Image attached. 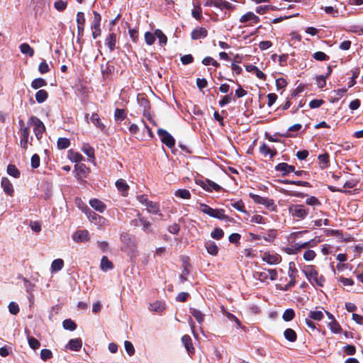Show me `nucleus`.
I'll return each instance as SVG.
<instances>
[{"mask_svg": "<svg viewBox=\"0 0 363 363\" xmlns=\"http://www.w3.org/2000/svg\"><path fill=\"white\" fill-rule=\"evenodd\" d=\"M121 250L126 252L130 259L133 261L138 254L135 240L128 233H123L121 235Z\"/></svg>", "mask_w": 363, "mask_h": 363, "instance_id": "1", "label": "nucleus"}, {"mask_svg": "<svg viewBox=\"0 0 363 363\" xmlns=\"http://www.w3.org/2000/svg\"><path fill=\"white\" fill-rule=\"evenodd\" d=\"M303 272L312 284L317 285L318 286H323L325 279L322 275L318 274V272L315 269L314 266L308 265L305 267L303 269Z\"/></svg>", "mask_w": 363, "mask_h": 363, "instance_id": "2", "label": "nucleus"}, {"mask_svg": "<svg viewBox=\"0 0 363 363\" xmlns=\"http://www.w3.org/2000/svg\"><path fill=\"white\" fill-rule=\"evenodd\" d=\"M28 125L29 126H33L35 136L36 139L40 142L43 133L45 131V127L43 123L38 118L33 116L29 118Z\"/></svg>", "mask_w": 363, "mask_h": 363, "instance_id": "3", "label": "nucleus"}, {"mask_svg": "<svg viewBox=\"0 0 363 363\" xmlns=\"http://www.w3.org/2000/svg\"><path fill=\"white\" fill-rule=\"evenodd\" d=\"M199 209L201 212L212 218H218L220 220L228 218V216L225 215L224 210L221 208L213 209L208 205L201 203H199Z\"/></svg>", "mask_w": 363, "mask_h": 363, "instance_id": "4", "label": "nucleus"}, {"mask_svg": "<svg viewBox=\"0 0 363 363\" xmlns=\"http://www.w3.org/2000/svg\"><path fill=\"white\" fill-rule=\"evenodd\" d=\"M137 216L138 218L131 220V225L134 227H139L141 225L143 226V230L145 233H152L153 232L152 223L143 217L139 212L137 213Z\"/></svg>", "mask_w": 363, "mask_h": 363, "instance_id": "5", "label": "nucleus"}, {"mask_svg": "<svg viewBox=\"0 0 363 363\" xmlns=\"http://www.w3.org/2000/svg\"><path fill=\"white\" fill-rule=\"evenodd\" d=\"M82 211L85 213L91 223H94L99 227L101 228L106 224L107 220L106 218L91 211L87 206H85L84 210L82 209Z\"/></svg>", "mask_w": 363, "mask_h": 363, "instance_id": "6", "label": "nucleus"}, {"mask_svg": "<svg viewBox=\"0 0 363 363\" xmlns=\"http://www.w3.org/2000/svg\"><path fill=\"white\" fill-rule=\"evenodd\" d=\"M289 211L294 218H296L298 219L305 218L308 213V209L306 208L304 206L298 204L291 206Z\"/></svg>", "mask_w": 363, "mask_h": 363, "instance_id": "7", "label": "nucleus"}, {"mask_svg": "<svg viewBox=\"0 0 363 363\" xmlns=\"http://www.w3.org/2000/svg\"><path fill=\"white\" fill-rule=\"evenodd\" d=\"M196 184L207 191H212L213 190L219 191L221 189V186L220 185L208 179H199L196 181Z\"/></svg>", "mask_w": 363, "mask_h": 363, "instance_id": "8", "label": "nucleus"}, {"mask_svg": "<svg viewBox=\"0 0 363 363\" xmlns=\"http://www.w3.org/2000/svg\"><path fill=\"white\" fill-rule=\"evenodd\" d=\"M259 17L255 15L252 11H248L245 13V14L242 15L239 18L240 23H245L247 24V26H252L254 23H259Z\"/></svg>", "mask_w": 363, "mask_h": 363, "instance_id": "9", "label": "nucleus"}, {"mask_svg": "<svg viewBox=\"0 0 363 363\" xmlns=\"http://www.w3.org/2000/svg\"><path fill=\"white\" fill-rule=\"evenodd\" d=\"M157 134L160 136L162 142L167 147L171 148L174 146L175 140L167 130L160 128L157 130Z\"/></svg>", "mask_w": 363, "mask_h": 363, "instance_id": "10", "label": "nucleus"}, {"mask_svg": "<svg viewBox=\"0 0 363 363\" xmlns=\"http://www.w3.org/2000/svg\"><path fill=\"white\" fill-rule=\"evenodd\" d=\"M262 259L269 264H277L281 262V257L277 253L265 252L262 255Z\"/></svg>", "mask_w": 363, "mask_h": 363, "instance_id": "11", "label": "nucleus"}, {"mask_svg": "<svg viewBox=\"0 0 363 363\" xmlns=\"http://www.w3.org/2000/svg\"><path fill=\"white\" fill-rule=\"evenodd\" d=\"M206 5L214 6L220 9H226L228 10H233L235 9V5L223 0H209V1L206 3Z\"/></svg>", "mask_w": 363, "mask_h": 363, "instance_id": "12", "label": "nucleus"}, {"mask_svg": "<svg viewBox=\"0 0 363 363\" xmlns=\"http://www.w3.org/2000/svg\"><path fill=\"white\" fill-rule=\"evenodd\" d=\"M337 4V1L336 0H331L330 5L322 6L321 9L323 10L327 14L333 17H337L339 16Z\"/></svg>", "mask_w": 363, "mask_h": 363, "instance_id": "13", "label": "nucleus"}, {"mask_svg": "<svg viewBox=\"0 0 363 363\" xmlns=\"http://www.w3.org/2000/svg\"><path fill=\"white\" fill-rule=\"evenodd\" d=\"M1 186L6 195H8L9 196H13V194H14L13 186L7 177H3L1 179Z\"/></svg>", "mask_w": 363, "mask_h": 363, "instance_id": "14", "label": "nucleus"}, {"mask_svg": "<svg viewBox=\"0 0 363 363\" xmlns=\"http://www.w3.org/2000/svg\"><path fill=\"white\" fill-rule=\"evenodd\" d=\"M182 342L189 355L191 357L195 353V348L192 343V340L188 335H184L182 337Z\"/></svg>", "mask_w": 363, "mask_h": 363, "instance_id": "15", "label": "nucleus"}, {"mask_svg": "<svg viewBox=\"0 0 363 363\" xmlns=\"http://www.w3.org/2000/svg\"><path fill=\"white\" fill-rule=\"evenodd\" d=\"M18 133L21 136L20 145L22 148L26 150L29 141L30 130L29 128H23V130H19Z\"/></svg>", "mask_w": 363, "mask_h": 363, "instance_id": "16", "label": "nucleus"}, {"mask_svg": "<svg viewBox=\"0 0 363 363\" xmlns=\"http://www.w3.org/2000/svg\"><path fill=\"white\" fill-rule=\"evenodd\" d=\"M72 239L77 242L88 241L89 239V232L86 230H77L73 234Z\"/></svg>", "mask_w": 363, "mask_h": 363, "instance_id": "17", "label": "nucleus"}, {"mask_svg": "<svg viewBox=\"0 0 363 363\" xmlns=\"http://www.w3.org/2000/svg\"><path fill=\"white\" fill-rule=\"evenodd\" d=\"M259 152L264 157L272 158L277 155V150L274 147H272L264 143L259 147Z\"/></svg>", "mask_w": 363, "mask_h": 363, "instance_id": "18", "label": "nucleus"}, {"mask_svg": "<svg viewBox=\"0 0 363 363\" xmlns=\"http://www.w3.org/2000/svg\"><path fill=\"white\" fill-rule=\"evenodd\" d=\"M207 35H208L207 30L203 27H199V28H195L194 30H193V31L191 32V38L193 40L204 38L207 36Z\"/></svg>", "mask_w": 363, "mask_h": 363, "instance_id": "19", "label": "nucleus"}, {"mask_svg": "<svg viewBox=\"0 0 363 363\" xmlns=\"http://www.w3.org/2000/svg\"><path fill=\"white\" fill-rule=\"evenodd\" d=\"M146 210L150 213L156 215L158 214L160 217L162 216V214L160 213V205L157 203L153 201L147 202Z\"/></svg>", "mask_w": 363, "mask_h": 363, "instance_id": "20", "label": "nucleus"}, {"mask_svg": "<svg viewBox=\"0 0 363 363\" xmlns=\"http://www.w3.org/2000/svg\"><path fill=\"white\" fill-rule=\"evenodd\" d=\"M276 170L283 172V174L286 175L290 172H295V167L292 165L288 164L287 163L282 162L276 166Z\"/></svg>", "mask_w": 363, "mask_h": 363, "instance_id": "21", "label": "nucleus"}, {"mask_svg": "<svg viewBox=\"0 0 363 363\" xmlns=\"http://www.w3.org/2000/svg\"><path fill=\"white\" fill-rule=\"evenodd\" d=\"M82 346V340L80 338H75L70 340L66 347L73 351H79Z\"/></svg>", "mask_w": 363, "mask_h": 363, "instance_id": "22", "label": "nucleus"}, {"mask_svg": "<svg viewBox=\"0 0 363 363\" xmlns=\"http://www.w3.org/2000/svg\"><path fill=\"white\" fill-rule=\"evenodd\" d=\"M90 206L96 211L102 213L106 209L105 204L99 199H94L89 201Z\"/></svg>", "mask_w": 363, "mask_h": 363, "instance_id": "23", "label": "nucleus"}, {"mask_svg": "<svg viewBox=\"0 0 363 363\" xmlns=\"http://www.w3.org/2000/svg\"><path fill=\"white\" fill-rule=\"evenodd\" d=\"M82 151L86 155L90 160L94 161L95 158L94 149L90 146L88 143H84L81 148Z\"/></svg>", "mask_w": 363, "mask_h": 363, "instance_id": "24", "label": "nucleus"}, {"mask_svg": "<svg viewBox=\"0 0 363 363\" xmlns=\"http://www.w3.org/2000/svg\"><path fill=\"white\" fill-rule=\"evenodd\" d=\"M205 247L210 255L216 256L218 252V247L217 245L213 241H208L205 244Z\"/></svg>", "mask_w": 363, "mask_h": 363, "instance_id": "25", "label": "nucleus"}, {"mask_svg": "<svg viewBox=\"0 0 363 363\" xmlns=\"http://www.w3.org/2000/svg\"><path fill=\"white\" fill-rule=\"evenodd\" d=\"M116 36L114 33L109 34L105 40L106 45L109 48L110 51H113L115 48Z\"/></svg>", "mask_w": 363, "mask_h": 363, "instance_id": "26", "label": "nucleus"}, {"mask_svg": "<svg viewBox=\"0 0 363 363\" xmlns=\"http://www.w3.org/2000/svg\"><path fill=\"white\" fill-rule=\"evenodd\" d=\"M91 122L101 130H105V125L101 121V119L97 113H94L90 118Z\"/></svg>", "mask_w": 363, "mask_h": 363, "instance_id": "27", "label": "nucleus"}, {"mask_svg": "<svg viewBox=\"0 0 363 363\" xmlns=\"http://www.w3.org/2000/svg\"><path fill=\"white\" fill-rule=\"evenodd\" d=\"M68 158L72 162H79L84 160L83 156L80 153L74 152L72 150L68 151Z\"/></svg>", "mask_w": 363, "mask_h": 363, "instance_id": "28", "label": "nucleus"}, {"mask_svg": "<svg viewBox=\"0 0 363 363\" xmlns=\"http://www.w3.org/2000/svg\"><path fill=\"white\" fill-rule=\"evenodd\" d=\"M64 267V261L62 259H56L51 264V272H56L61 270Z\"/></svg>", "mask_w": 363, "mask_h": 363, "instance_id": "29", "label": "nucleus"}, {"mask_svg": "<svg viewBox=\"0 0 363 363\" xmlns=\"http://www.w3.org/2000/svg\"><path fill=\"white\" fill-rule=\"evenodd\" d=\"M116 186L117 189L123 193V196L126 195L129 186L123 179L117 180L116 182Z\"/></svg>", "mask_w": 363, "mask_h": 363, "instance_id": "30", "label": "nucleus"}, {"mask_svg": "<svg viewBox=\"0 0 363 363\" xmlns=\"http://www.w3.org/2000/svg\"><path fill=\"white\" fill-rule=\"evenodd\" d=\"M19 48L21 52L24 55H28L30 57H33L34 55L33 49L27 43H22Z\"/></svg>", "mask_w": 363, "mask_h": 363, "instance_id": "31", "label": "nucleus"}, {"mask_svg": "<svg viewBox=\"0 0 363 363\" xmlns=\"http://www.w3.org/2000/svg\"><path fill=\"white\" fill-rule=\"evenodd\" d=\"M77 27L78 30L80 32L81 30L83 31L84 30V26L85 23V18L83 12H78L77 14Z\"/></svg>", "mask_w": 363, "mask_h": 363, "instance_id": "32", "label": "nucleus"}, {"mask_svg": "<svg viewBox=\"0 0 363 363\" xmlns=\"http://www.w3.org/2000/svg\"><path fill=\"white\" fill-rule=\"evenodd\" d=\"M48 94L44 89H40L35 94V99L40 104L43 103L48 99Z\"/></svg>", "mask_w": 363, "mask_h": 363, "instance_id": "33", "label": "nucleus"}, {"mask_svg": "<svg viewBox=\"0 0 363 363\" xmlns=\"http://www.w3.org/2000/svg\"><path fill=\"white\" fill-rule=\"evenodd\" d=\"M191 314L196 318L199 323H202L204 320V315L201 311L196 308H190Z\"/></svg>", "mask_w": 363, "mask_h": 363, "instance_id": "34", "label": "nucleus"}, {"mask_svg": "<svg viewBox=\"0 0 363 363\" xmlns=\"http://www.w3.org/2000/svg\"><path fill=\"white\" fill-rule=\"evenodd\" d=\"M47 85L46 81L43 78H37L31 82V87L38 89Z\"/></svg>", "mask_w": 363, "mask_h": 363, "instance_id": "35", "label": "nucleus"}, {"mask_svg": "<svg viewBox=\"0 0 363 363\" xmlns=\"http://www.w3.org/2000/svg\"><path fill=\"white\" fill-rule=\"evenodd\" d=\"M155 34L156 37L159 39V43H160V45L163 46L167 44V38L161 30L156 29L155 30Z\"/></svg>", "mask_w": 363, "mask_h": 363, "instance_id": "36", "label": "nucleus"}, {"mask_svg": "<svg viewBox=\"0 0 363 363\" xmlns=\"http://www.w3.org/2000/svg\"><path fill=\"white\" fill-rule=\"evenodd\" d=\"M284 335L290 342H295L296 340V333L293 329H286L284 333Z\"/></svg>", "mask_w": 363, "mask_h": 363, "instance_id": "37", "label": "nucleus"}, {"mask_svg": "<svg viewBox=\"0 0 363 363\" xmlns=\"http://www.w3.org/2000/svg\"><path fill=\"white\" fill-rule=\"evenodd\" d=\"M6 172L10 176L14 178H18L21 174L19 170L13 164H9Z\"/></svg>", "mask_w": 363, "mask_h": 363, "instance_id": "38", "label": "nucleus"}, {"mask_svg": "<svg viewBox=\"0 0 363 363\" xmlns=\"http://www.w3.org/2000/svg\"><path fill=\"white\" fill-rule=\"evenodd\" d=\"M174 195L183 199H189L191 198V193L187 189H178L175 191Z\"/></svg>", "mask_w": 363, "mask_h": 363, "instance_id": "39", "label": "nucleus"}, {"mask_svg": "<svg viewBox=\"0 0 363 363\" xmlns=\"http://www.w3.org/2000/svg\"><path fill=\"white\" fill-rule=\"evenodd\" d=\"M101 268L103 271L111 269L113 264L106 257L104 256L101 261Z\"/></svg>", "mask_w": 363, "mask_h": 363, "instance_id": "40", "label": "nucleus"}, {"mask_svg": "<svg viewBox=\"0 0 363 363\" xmlns=\"http://www.w3.org/2000/svg\"><path fill=\"white\" fill-rule=\"evenodd\" d=\"M255 279L259 280L262 282L266 281L269 279L267 269L263 272H256L254 273Z\"/></svg>", "mask_w": 363, "mask_h": 363, "instance_id": "41", "label": "nucleus"}, {"mask_svg": "<svg viewBox=\"0 0 363 363\" xmlns=\"http://www.w3.org/2000/svg\"><path fill=\"white\" fill-rule=\"evenodd\" d=\"M323 316V313L321 311H311L308 313V317L315 320H320Z\"/></svg>", "mask_w": 363, "mask_h": 363, "instance_id": "42", "label": "nucleus"}, {"mask_svg": "<svg viewBox=\"0 0 363 363\" xmlns=\"http://www.w3.org/2000/svg\"><path fill=\"white\" fill-rule=\"evenodd\" d=\"M164 308V304L161 301H156L150 306V309L151 311L160 313L162 312Z\"/></svg>", "mask_w": 363, "mask_h": 363, "instance_id": "43", "label": "nucleus"}, {"mask_svg": "<svg viewBox=\"0 0 363 363\" xmlns=\"http://www.w3.org/2000/svg\"><path fill=\"white\" fill-rule=\"evenodd\" d=\"M70 145L69 140L66 138H60L57 140V147L59 149H66Z\"/></svg>", "mask_w": 363, "mask_h": 363, "instance_id": "44", "label": "nucleus"}, {"mask_svg": "<svg viewBox=\"0 0 363 363\" xmlns=\"http://www.w3.org/2000/svg\"><path fill=\"white\" fill-rule=\"evenodd\" d=\"M62 325H63V327L65 329L69 330L71 331L74 330L77 328V325L75 324V323L70 319L65 320L63 321Z\"/></svg>", "mask_w": 363, "mask_h": 363, "instance_id": "45", "label": "nucleus"}, {"mask_svg": "<svg viewBox=\"0 0 363 363\" xmlns=\"http://www.w3.org/2000/svg\"><path fill=\"white\" fill-rule=\"evenodd\" d=\"M101 16L96 11H94V19L91 24V28H100Z\"/></svg>", "mask_w": 363, "mask_h": 363, "instance_id": "46", "label": "nucleus"}, {"mask_svg": "<svg viewBox=\"0 0 363 363\" xmlns=\"http://www.w3.org/2000/svg\"><path fill=\"white\" fill-rule=\"evenodd\" d=\"M28 341L29 346L33 350H37L40 346V342L33 337L28 336Z\"/></svg>", "mask_w": 363, "mask_h": 363, "instance_id": "47", "label": "nucleus"}, {"mask_svg": "<svg viewBox=\"0 0 363 363\" xmlns=\"http://www.w3.org/2000/svg\"><path fill=\"white\" fill-rule=\"evenodd\" d=\"M155 34L150 32H146L145 33V40L148 45H152L155 41Z\"/></svg>", "mask_w": 363, "mask_h": 363, "instance_id": "48", "label": "nucleus"}, {"mask_svg": "<svg viewBox=\"0 0 363 363\" xmlns=\"http://www.w3.org/2000/svg\"><path fill=\"white\" fill-rule=\"evenodd\" d=\"M295 316V313L293 309H287L283 313L282 318L285 321L291 320Z\"/></svg>", "mask_w": 363, "mask_h": 363, "instance_id": "49", "label": "nucleus"}, {"mask_svg": "<svg viewBox=\"0 0 363 363\" xmlns=\"http://www.w3.org/2000/svg\"><path fill=\"white\" fill-rule=\"evenodd\" d=\"M211 235L214 239L220 240L223 237L224 233L222 229L216 228L211 232Z\"/></svg>", "mask_w": 363, "mask_h": 363, "instance_id": "50", "label": "nucleus"}, {"mask_svg": "<svg viewBox=\"0 0 363 363\" xmlns=\"http://www.w3.org/2000/svg\"><path fill=\"white\" fill-rule=\"evenodd\" d=\"M124 347L126 352L129 356H132L135 353V348L133 345L130 341H125Z\"/></svg>", "mask_w": 363, "mask_h": 363, "instance_id": "51", "label": "nucleus"}, {"mask_svg": "<svg viewBox=\"0 0 363 363\" xmlns=\"http://www.w3.org/2000/svg\"><path fill=\"white\" fill-rule=\"evenodd\" d=\"M328 326L330 327L331 331L334 333H338L340 332V325L335 320L333 321H330Z\"/></svg>", "mask_w": 363, "mask_h": 363, "instance_id": "52", "label": "nucleus"}, {"mask_svg": "<svg viewBox=\"0 0 363 363\" xmlns=\"http://www.w3.org/2000/svg\"><path fill=\"white\" fill-rule=\"evenodd\" d=\"M202 63L204 65H212L213 66H214L216 67H218L220 65V64L216 60H215L213 58H212L211 57H206L203 58L202 60Z\"/></svg>", "mask_w": 363, "mask_h": 363, "instance_id": "53", "label": "nucleus"}, {"mask_svg": "<svg viewBox=\"0 0 363 363\" xmlns=\"http://www.w3.org/2000/svg\"><path fill=\"white\" fill-rule=\"evenodd\" d=\"M297 270L296 269L295 263L293 262H289V271L288 275L290 279L296 278V273Z\"/></svg>", "mask_w": 363, "mask_h": 363, "instance_id": "54", "label": "nucleus"}, {"mask_svg": "<svg viewBox=\"0 0 363 363\" xmlns=\"http://www.w3.org/2000/svg\"><path fill=\"white\" fill-rule=\"evenodd\" d=\"M313 57L318 61H324L329 59V57L323 52H316L313 54Z\"/></svg>", "mask_w": 363, "mask_h": 363, "instance_id": "55", "label": "nucleus"}, {"mask_svg": "<svg viewBox=\"0 0 363 363\" xmlns=\"http://www.w3.org/2000/svg\"><path fill=\"white\" fill-rule=\"evenodd\" d=\"M318 160L320 164H323L322 168H325L328 166L329 162V155L328 154L320 155L318 156Z\"/></svg>", "mask_w": 363, "mask_h": 363, "instance_id": "56", "label": "nucleus"}, {"mask_svg": "<svg viewBox=\"0 0 363 363\" xmlns=\"http://www.w3.org/2000/svg\"><path fill=\"white\" fill-rule=\"evenodd\" d=\"M315 256H316L315 252L312 250H308L305 251V252L303 253V259L306 261H311V260L314 259Z\"/></svg>", "mask_w": 363, "mask_h": 363, "instance_id": "57", "label": "nucleus"}, {"mask_svg": "<svg viewBox=\"0 0 363 363\" xmlns=\"http://www.w3.org/2000/svg\"><path fill=\"white\" fill-rule=\"evenodd\" d=\"M54 7L58 11H62L67 8V2L59 0L54 3Z\"/></svg>", "mask_w": 363, "mask_h": 363, "instance_id": "58", "label": "nucleus"}, {"mask_svg": "<svg viewBox=\"0 0 363 363\" xmlns=\"http://www.w3.org/2000/svg\"><path fill=\"white\" fill-rule=\"evenodd\" d=\"M9 311L13 315H16L19 312V307L17 303L13 301L10 302L9 304Z\"/></svg>", "mask_w": 363, "mask_h": 363, "instance_id": "59", "label": "nucleus"}, {"mask_svg": "<svg viewBox=\"0 0 363 363\" xmlns=\"http://www.w3.org/2000/svg\"><path fill=\"white\" fill-rule=\"evenodd\" d=\"M38 70L41 74H45L50 71L49 65L45 60L40 63Z\"/></svg>", "mask_w": 363, "mask_h": 363, "instance_id": "60", "label": "nucleus"}, {"mask_svg": "<svg viewBox=\"0 0 363 363\" xmlns=\"http://www.w3.org/2000/svg\"><path fill=\"white\" fill-rule=\"evenodd\" d=\"M189 271L188 269L187 264L184 263V269L179 277V279L182 283H184L187 280V276L189 275Z\"/></svg>", "mask_w": 363, "mask_h": 363, "instance_id": "61", "label": "nucleus"}, {"mask_svg": "<svg viewBox=\"0 0 363 363\" xmlns=\"http://www.w3.org/2000/svg\"><path fill=\"white\" fill-rule=\"evenodd\" d=\"M52 352L50 350L43 349L40 352V357L43 361H46L52 357Z\"/></svg>", "mask_w": 363, "mask_h": 363, "instance_id": "62", "label": "nucleus"}, {"mask_svg": "<svg viewBox=\"0 0 363 363\" xmlns=\"http://www.w3.org/2000/svg\"><path fill=\"white\" fill-rule=\"evenodd\" d=\"M231 206L240 212H245V205L242 201H238L232 203Z\"/></svg>", "mask_w": 363, "mask_h": 363, "instance_id": "63", "label": "nucleus"}, {"mask_svg": "<svg viewBox=\"0 0 363 363\" xmlns=\"http://www.w3.org/2000/svg\"><path fill=\"white\" fill-rule=\"evenodd\" d=\"M125 116H126V114L123 109H120V108L116 109L114 116L116 120H118V119L123 120L125 118Z\"/></svg>", "mask_w": 363, "mask_h": 363, "instance_id": "64", "label": "nucleus"}]
</instances>
